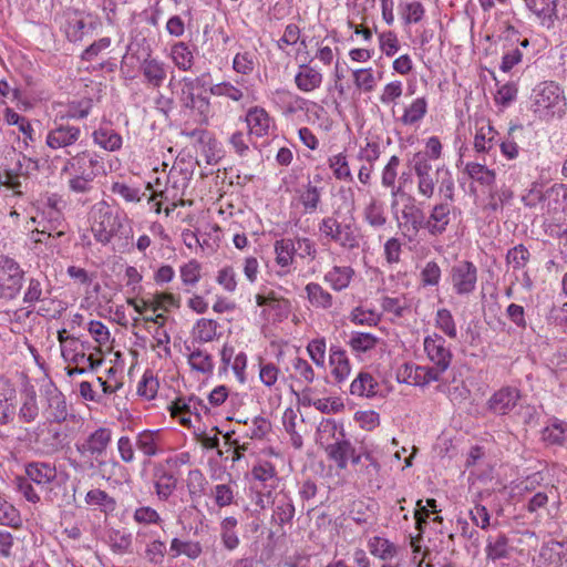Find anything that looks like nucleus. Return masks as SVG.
Here are the masks:
<instances>
[{
  "label": "nucleus",
  "instance_id": "7ed1b4c3",
  "mask_svg": "<svg viewBox=\"0 0 567 567\" xmlns=\"http://www.w3.org/2000/svg\"><path fill=\"white\" fill-rule=\"evenodd\" d=\"M565 106L563 91L555 82H543L534 90L532 109L539 118L560 117Z\"/></svg>",
  "mask_w": 567,
  "mask_h": 567
},
{
  "label": "nucleus",
  "instance_id": "3c124183",
  "mask_svg": "<svg viewBox=\"0 0 567 567\" xmlns=\"http://www.w3.org/2000/svg\"><path fill=\"white\" fill-rule=\"evenodd\" d=\"M85 503L87 505L99 506L104 512H113L116 507L115 499L100 488L90 489L85 495Z\"/></svg>",
  "mask_w": 567,
  "mask_h": 567
},
{
  "label": "nucleus",
  "instance_id": "49530a36",
  "mask_svg": "<svg viewBox=\"0 0 567 567\" xmlns=\"http://www.w3.org/2000/svg\"><path fill=\"white\" fill-rule=\"evenodd\" d=\"M175 65L182 71H189L194 64V55L185 42L175 43L171 51Z\"/></svg>",
  "mask_w": 567,
  "mask_h": 567
},
{
  "label": "nucleus",
  "instance_id": "0e129e2a",
  "mask_svg": "<svg viewBox=\"0 0 567 567\" xmlns=\"http://www.w3.org/2000/svg\"><path fill=\"white\" fill-rule=\"evenodd\" d=\"M207 481L199 470H192L187 475V489L190 498L200 497L205 494Z\"/></svg>",
  "mask_w": 567,
  "mask_h": 567
},
{
  "label": "nucleus",
  "instance_id": "f03ea898",
  "mask_svg": "<svg viewBox=\"0 0 567 567\" xmlns=\"http://www.w3.org/2000/svg\"><path fill=\"white\" fill-rule=\"evenodd\" d=\"M112 441V431L107 427H99L82 442L75 443V450L81 461H70V465L78 472H99L104 477L106 462L100 457L106 453Z\"/></svg>",
  "mask_w": 567,
  "mask_h": 567
},
{
  "label": "nucleus",
  "instance_id": "79ce46f5",
  "mask_svg": "<svg viewBox=\"0 0 567 567\" xmlns=\"http://www.w3.org/2000/svg\"><path fill=\"white\" fill-rule=\"evenodd\" d=\"M326 451L329 458L334 461L340 470H344L347 468L349 456L353 452V446L349 441L342 440L329 444Z\"/></svg>",
  "mask_w": 567,
  "mask_h": 567
},
{
  "label": "nucleus",
  "instance_id": "a211bd4d",
  "mask_svg": "<svg viewBox=\"0 0 567 567\" xmlns=\"http://www.w3.org/2000/svg\"><path fill=\"white\" fill-rule=\"evenodd\" d=\"M43 395L48 403L50 422L62 423L66 421L69 415L68 405L62 392L53 383H48L43 386Z\"/></svg>",
  "mask_w": 567,
  "mask_h": 567
},
{
  "label": "nucleus",
  "instance_id": "cd10ccee",
  "mask_svg": "<svg viewBox=\"0 0 567 567\" xmlns=\"http://www.w3.org/2000/svg\"><path fill=\"white\" fill-rule=\"evenodd\" d=\"M177 487V478L164 467L156 468L154 472V488L159 501H167Z\"/></svg>",
  "mask_w": 567,
  "mask_h": 567
},
{
  "label": "nucleus",
  "instance_id": "6e6552de",
  "mask_svg": "<svg viewBox=\"0 0 567 567\" xmlns=\"http://www.w3.org/2000/svg\"><path fill=\"white\" fill-rule=\"evenodd\" d=\"M423 347L427 359L433 363V367H430V369L437 374L440 380L441 375L451 365L453 359L452 351L446 346V340L437 333L426 336Z\"/></svg>",
  "mask_w": 567,
  "mask_h": 567
},
{
  "label": "nucleus",
  "instance_id": "338daca9",
  "mask_svg": "<svg viewBox=\"0 0 567 567\" xmlns=\"http://www.w3.org/2000/svg\"><path fill=\"white\" fill-rule=\"evenodd\" d=\"M202 266L196 259L181 267V279L185 286H195L200 279Z\"/></svg>",
  "mask_w": 567,
  "mask_h": 567
},
{
  "label": "nucleus",
  "instance_id": "c9c22d12",
  "mask_svg": "<svg viewBox=\"0 0 567 567\" xmlns=\"http://www.w3.org/2000/svg\"><path fill=\"white\" fill-rule=\"evenodd\" d=\"M321 195L322 187H318L309 182L305 185L303 189L300 192L299 202L303 207L305 213L313 214L321 206Z\"/></svg>",
  "mask_w": 567,
  "mask_h": 567
},
{
  "label": "nucleus",
  "instance_id": "052dcab7",
  "mask_svg": "<svg viewBox=\"0 0 567 567\" xmlns=\"http://www.w3.org/2000/svg\"><path fill=\"white\" fill-rule=\"evenodd\" d=\"M133 520L138 525H161L163 523L158 512L151 506L137 507L133 513Z\"/></svg>",
  "mask_w": 567,
  "mask_h": 567
},
{
  "label": "nucleus",
  "instance_id": "f704fd0d",
  "mask_svg": "<svg viewBox=\"0 0 567 567\" xmlns=\"http://www.w3.org/2000/svg\"><path fill=\"white\" fill-rule=\"evenodd\" d=\"M363 219L372 228H382L388 223V217L382 203L377 198H371L363 208Z\"/></svg>",
  "mask_w": 567,
  "mask_h": 567
},
{
  "label": "nucleus",
  "instance_id": "b1692460",
  "mask_svg": "<svg viewBox=\"0 0 567 567\" xmlns=\"http://www.w3.org/2000/svg\"><path fill=\"white\" fill-rule=\"evenodd\" d=\"M329 363L331 375L337 383H342L348 379L351 372V365L346 350L339 346H331L329 349Z\"/></svg>",
  "mask_w": 567,
  "mask_h": 567
},
{
  "label": "nucleus",
  "instance_id": "9b49d317",
  "mask_svg": "<svg viewBox=\"0 0 567 567\" xmlns=\"http://www.w3.org/2000/svg\"><path fill=\"white\" fill-rule=\"evenodd\" d=\"M178 100L182 107L192 112L195 120L199 124H207L210 116V102L202 92L190 90V87L181 85Z\"/></svg>",
  "mask_w": 567,
  "mask_h": 567
},
{
  "label": "nucleus",
  "instance_id": "6ab92c4d",
  "mask_svg": "<svg viewBox=\"0 0 567 567\" xmlns=\"http://www.w3.org/2000/svg\"><path fill=\"white\" fill-rule=\"evenodd\" d=\"M527 8L543 20V24L550 25L554 19L567 17V9L560 6L559 0H524Z\"/></svg>",
  "mask_w": 567,
  "mask_h": 567
},
{
  "label": "nucleus",
  "instance_id": "f3484780",
  "mask_svg": "<svg viewBox=\"0 0 567 567\" xmlns=\"http://www.w3.org/2000/svg\"><path fill=\"white\" fill-rule=\"evenodd\" d=\"M451 223V205L449 203L435 204L427 217L424 216V229L437 237L444 234Z\"/></svg>",
  "mask_w": 567,
  "mask_h": 567
},
{
  "label": "nucleus",
  "instance_id": "c85d7f7f",
  "mask_svg": "<svg viewBox=\"0 0 567 567\" xmlns=\"http://www.w3.org/2000/svg\"><path fill=\"white\" fill-rule=\"evenodd\" d=\"M322 74L308 64H301L295 75L296 86L302 92H312L322 83Z\"/></svg>",
  "mask_w": 567,
  "mask_h": 567
},
{
  "label": "nucleus",
  "instance_id": "680f3d73",
  "mask_svg": "<svg viewBox=\"0 0 567 567\" xmlns=\"http://www.w3.org/2000/svg\"><path fill=\"white\" fill-rule=\"evenodd\" d=\"M436 327L442 330L449 338L457 337L456 324L450 310L439 309L435 317Z\"/></svg>",
  "mask_w": 567,
  "mask_h": 567
},
{
  "label": "nucleus",
  "instance_id": "5fc2aeb1",
  "mask_svg": "<svg viewBox=\"0 0 567 567\" xmlns=\"http://www.w3.org/2000/svg\"><path fill=\"white\" fill-rule=\"evenodd\" d=\"M524 130L523 125L514 124L511 125L507 132V136L501 143V152L508 159H514L518 156V145L516 143L517 133H522Z\"/></svg>",
  "mask_w": 567,
  "mask_h": 567
},
{
  "label": "nucleus",
  "instance_id": "4c0bfd02",
  "mask_svg": "<svg viewBox=\"0 0 567 567\" xmlns=\"http://www.w3.org/2000/svg\"><path fill=\"white\" fill-rule=\"evenodd\" d=\"M512 548L505 534H498L496 537H488L486 546L487 559H506L511 556Z\"/></svg>",
  "mask_w": 567,
  "mask_h": 567
},
{
  "label": "nucleus",
  "instance_id": "69168bd1",
  "mask_svg": "<svg viewBox=\"0 0 567 567\" xmlns=\"http://www.w3.org/2000/svg\"><path fill=\"white\" fill-rule=\"evenodd\" d=\"M292 369L299 382H303L309 385L315 381L316 374L313 368L307 360L299 357L295 358L292 360Z\"/></svg>",
  "mask_w": 567,
  "mask_h": 567
},
{
  "label": "nucleus",
  "instance_id": "0eeeda50",
  "mask_svg": "<svg viewBox=\"0 0 567 567\" xmlns=\"http://www.w3.org/2000/svg\"><path fill=\"white\" fill-rule=\"evenodd\" d=\"M405 202L400 212L393 209L399 229L410 239L415 237L421 229H424V212L416 204V199L411 195H404Z\"/></svg>",
  "mask_w": 567,
  "mask_h": 567
},
{
  "label": "nucleus",
  "instance_id": "37998d69",
  "mask_svg": "<svg viewBox=\"0 0 567 567\" xmlns=\"http://www.w3.org/2000/svg\"><path fill=\"white\" fill-rule=\"evenodd\" d=\"M370 553L382 560H390L398 554V547L386 538L374 536L369 539Z\"/></svg>",
  "mask_w": 567,
  "mask_h": 567
},
{
  "label": "nucleus",
  "instance_id": "8fccbe9b",
  "mask_svg": "<svg viewBox=\"0 0 567 567\" xmlns=\"http://www.w3.org/2000/svg\"><path fill=\"white\" fill-rule=\"evenodd\" d=\"M329 167L331 168L333 176L339 181H349L353 179L347 155L344 153H339L332 155L328 159Z\"/></svg>",
  "mask_w": 567,
  "mask_h": 567
},
{
  "label": "nucleus",
  "instance_id": "864d4df0",
  "mask_svg": "<svg viewBox=\"0 0 567 567\" xmlns=\"http://www.w3.org/2000/svg\"><path fill=\"white\" fill-rule=\"evenodd\" d=\"M218 323L213 319H199L194 328V338L200 342H210L217 336Z\"/></svg>",
  "mask_w": 567,
  "mask_h": 567
},
{
  "label": "nucleus",
  "instance_id": "423d86ee",
  "mask_svg": "<svg viewBox=\"0 0 567 567\" xmlns=\"http://www.w3.org/2000/svg\"><path fill=\"white\" fill-rule=\"evenodd\" d=\"M82 135L80 126L55 118L53 126L47 133L45 145L52 151H63L65 155H72Z\"/></svg>",
  "mask_w": 567,
  "mask_h": 567
},
{
  "label": "nucleus",
  "instance_id": "393cba45",
  "mask_svg": "<svg viewBox=\"0 0 567 567\" xmlns=\"http://www.w3.org/2000/svg\"><path fill=\"white\" fill-rule=\"evenodd\" d=\"M163 434L161 430H144L136 435L135 446L145 456L152 457L163 451Z\"/></svg>",
  "mask_w": 567,
  "mask_h": 567
},
{
  "label": "nucleus",
  "instance_id": "5701e85b",
  "mask_svg": "<svg viewBox=\"0 0 567 567\" xmlns=\"http://www.w3.org/2000/svg\"><path fill=\"white\" fill-rule=\"evenodd\" d=\"M400 158L396 155H393L390 157L389 162L384 166L382 171L381 176V184L385 188H390L391 190V209H395L398 207V196H404L405 193L403 192L401 186H396V178H398V168L400 166Z\"/></svg>",
  "mask_w": 567,
  "mask_h": 567
},
{
  "label": "nucleus",
  "instance_id": "4d7b16f0",
  "mask_svg": "<svg viewBox=\"0 0 567 567\" xmlns=\"http://www.w3.org/2000/svg\"><path fill=\"white\" fill-rule=\"evenodd\" d=\"M39 416V406L37 403V396L35 393H29L25 398L23 403L21 404L18 417L22 423H32L34 422Z\"/></svg>",
  "mask_w": 567,
  "mask_h": 567
},
{
  "label": "nucleus",
  "instance_id": "f257e3e1",
  "mask_svg": "<svg viewBox=\"0 0 567 567\" xmlns=\"http://www.w3.org/2000/svg\"><path fill=\"white\" fill-rule=\"evenodd\" d=\"M410 163L416 177L417 194L421 197L432 198L439 184L440 193L443 194L444 198L451 202L454 199V179L447 168L442 166L433 171L431 163L427 161V155L423 152L415 153Z\"/></svg>",
  "mask_w": 567,
  "mask_h": 567
},
{
  "label": "nucleus",
  "instance_id": "20e7f679",
  "mask_svg": "<svg viewBox=\"0 0 567 567\" xmlns=\"http://www.w3.org/2000/svg\"><path fill=\"white\" fill-rule=\"evenodd\" d=\"M318 230L326 239L343 249L353 250L360 246L358 229L353 221L341 223L334 216H327L320 220Z\"/></svg>",
  "mask_w": 567,
  "mask_h": 567
},
{
  "label": "nucleus",
  "instance_id": "09e8293b",
  "mask_svg": "<svg viewBox=\"0 0 567 567\" xmlns=\"http://www.w3.org/2000/svg\"><path fill=\"white\" fill-rule=\"evenodd\" d=\"M305 289L312 306L323 309L330 308L332 306V296L319 284L310 282L306 286Z\"/></svg>",
  "mask_w": 567,
  "mask_h": 567
},
{
  "label": "nucleus",
  "instance_id": "6e6d98bb",
  "mask_svg": "<svg viewBox=\"0 0 567 567\" xmlns=\"http://www.w3.org/2000/svg\"><path fill=\"white\" fill-rule=\"evenodd\" d=\"M49 295L50 290L44 289L43 282L41 280L31 278L29 279L28 287L23 296V302L32 306L35 302H39L42 299L49 297Z\"/></svg>",
  "mask_w": 567,
  "mask_h": 567
},
{
  "label": "nucleus",
  "instance_id": "a19ab883",
  "mask_svg": "<svg viewBox=\"0 0 567 567\" xmlns=\"http://www.w3.org/2000/svg\"><path fill=\"white\" fill-rule=\"evenodd\" d=\"M93 103L91 99H82L68 103L64 113L60 114L56 118L63 122L69 120H83L92 110Z\"/></svg>",
  "mask_w": 567,
  "mask_h": 567
},
{
  "label": "nucleus",
  "instance_id": "412c9836",
  "mask_svg": "<svg viewBox=\"0 0 567 567\" xmlns=\"http://www.w3.org/2000/svg\"><path fill=\"white\" fill-rule=\"evenodd\" d=\"M99 165V161L87 151L80 152L72 156L65 162L62 172H71L72 175L84 176V174H91L92 178L97 176L95 167Z\"/></svg>",
  "mask_w": 567,
  "mask_h": 567
},
{
  "label": "nucleus",
  "instance_id": "c03bdc74",
  "mask_svg": "<svg viewBox=\"0 0 567 567\" xmlns=\"http://www.w3.org/2000/svg\"><path fill=\"white\" fill-rule=\"evenodd\" d=\"M380 339L372 333L368 332H352L348 341L349 347L355 353H367L373 350Z\"/></svg>",
  "mask_w": 567,
  "mask_h": 567
},
{
  "label": "nucleus",
  "instance_id": "de8ad7c7",
  "mask_svg": "<svg viewBox=\"0 0 567 567\" xmlns=\"http://www.w3.org/2000/svg\"><path fill=\"white\" fill-rule=\"evenodd\" d=\"M190 368L203 374H212L214 371L213 357L202 349H195L188 355Z\"/></svg>",
  "mask_w": 567,
  "mask_h": 567
},
{
  "label": "nucleus",
  "instance_id": "2eb2a0df",
  "mask_svg": "<svg viewBox=\"0 0 567 567\" xmlns=\"http://www.w3.org/2000/svg\"><path fill=\"white\" fill-rule=\"evenodd\" d=\"M396 380L400 383L425 386L431 382L439 381V377L427 365L406 362L398 368Z\"/></svg>",
  "mask_w": 567,
  "mask_h": 567
},
{
  "label": "nucleus",
  "instance_id": "dca6fc26",
  "mask_svg": "<svg viewBox=\"0 0 567 567\" xmlns=\"http://www.w3.org/2000/svg\"><path fill=\"white\" fill-rule=\"evenodd\" d=\"M18 393L14 384L0 377V426L11 423L17 412Z\"/></svg>",
  "mask_w": 567,
  "mask_h": 567
},
{
  "label": "nucleus",
  "instance_id": "c756f323",
  "mask_svg": "<svg viewBox=\"0 0 567 567\" xmlns=\"http://www.w3.org/2000/svg\"><path fill=\"white\" fill-rule=\"evenodd\" d=\"M141 71L146 82L154 87L162 86L167 75L165 63L154 58L145 59L141 64Z\"/></svg>",
  "mask_w": 567,
  "mask_h": 567
},
{
  "label": "nucleus",
  "instance_id": "1a4fd4ad",
  "mask_svg": "<svg viewBox=\"0 0 567 567\" xmlns=\"http://www.w3.org/2000/svg\"><path fill=\"white\" fill-rule=\"evenodd\" d=\"M33 441L41 453L53 455L68 444V434L53 422H48L35 429Z\"/></svg>",
  "mask_w": 567,
  "mask_h": 567
},
{
  "label": "nucleus",
  "instance_id": "4468645a",
  "mask_svg": "<svg viewBox=\"0 0 567 567\" xmlns=\"http://www.w3.org/2000/svg\"><path fill=\"white\" fill-rule=\"evenodd\" d=\"M520 391L516 386H502L486 402V409L495 415H507L520 400Z\"/></svg>",
  "mask_w": 567,
  "mask_h": 567
},
{
  "label": "nucleus",
  "instance_id": "f8f14e48",
  "mask_svg": "<svg viewBox=\"0 0 567 567\" xmlns=\"http://www.w3.org/2000/svg\"><path fill=\"white\" fill-rule=\"evenodd\" d=\"M450 279L457 295H470L476 288L477 268L471 261H458L451 268Z\"/></svg>",
  "mask_w": 567,
  "mask_h": 567
},
{
  "label": "nucleus",
  "instance_id": "72a5a7b5",
  "mask_svg": "<svg viewBox=\"0 0 567 567\" xmlns=\"http://www.w3.org/2000/svg\"><path fill=\"white\" fill-rule=\"evenodd\" d=\"M353 275L354 270L349 266H334L324 275V281L333 290L341 291L349 286Z\"/></svg>",
  "mask_w": 567,
  "mask_h": 567
},
{
  "label": "nucleus",
  "instance_id": "a18cd8bd",
  "mask_svg": "<svg viewBox=\"0 0 567 567\" xmlns=\"http://www.w3.org/2000/svg\"><path fill=\"white\" fill-rule=\"evenodd\" d=\"M566 199L567 189L563 185H553L545 193V209L547 213L563 210Z\"/></svg>",
  "mask_w": 567,
  "mask_h": 567
},
{
  "label": "nucleus",
  "instance_id": "bb28decb",
  "mask_svg": "<svg viewBox=\"0 0 567 567\" xmlns=\"http://www.w3.org/2000/svg\"><path fill=\"white\" fill-rule=\"evenodd\" d=\"M564 559L563 543L550 540L542 546L536 561L538 567H558L563 564Z\"/></svg>",
  "mask_w": 567,
  "mask_h": 567
},
{
  "label": "nucleus",
  "instance_id": "e2e57ef3",
  "mask_svg": "<svg viewBox=\"0 0 567 567\" xmlns=\"http://www.w3.org/2000/svg\"><path fill=\"white\" fill-rule=\"evenodd\" d=\"M567 423L555 422L543 431V439L549 444L563 445L566 442Z\"/></svg>",
  "mask_w": 567,
  "mask_h": 567
},
{
  "label": "nucleus",
  "instance_id": "4be33fe9",
  "mask_svg": "<svg viewBox=\"0 0 567 567\" xmlns=\"http://www.w3.org/2000/svg\"><path fill=\"white\" fill-rule=\"evenodd\" d=\"M295 505L286 493H277L272 498L271 522L280 527L291 524L295 517Z\"/></svg>",
  "mask_w": 567,
  "mask_h": 567
},
{
  "label": "nucleus",
  "instance_id": "774afa93",
  "mask_svg": "<svg viewBox=\"0 0 567 567\" xmlns=\"http://www.w3.org/2000/svg\"><path fill=\"white\" fill-rule=\"evenodd\" d=\"M215 504L219 507H227L235 502V491L230 484H217L213 489Z\"/></svg>",
  "mask_w": 567,
  "mask_h": 567
},
{
  "label": "nucleus",
  "instance_id": "39448f33",
  "mask_svg": "<svg viewBox=\"0 0 567 567\" xmlns=\"http://www.w3.org/2000/svg\"><path fill=\"white\" fill-rule=\"evenodd\" d=\"M92 216L91 231L95 240L102 245H107L123 227L122 217L114 214L105 202H100L93 206Z\"/></svg>",
  "mask_w": 567,
  "mask_h": 567
},
{
  "label": "nucleus",
  "instance_id": "bf43d9fd",
  "mask_svg": "<svg viewBox=\"0 0 567 567\" xmlns=\"http://www.w3.org/2000/svg\"><path fill=\"white\" fill-rule=\"evenodd\" d=\"M166 554V544L161 539H153L146 544L144 558L152 565H162Z\"/></svg>",
  "mask_w": 567,
  "mask_h": 567
},
{
  "label": "nucleus",
  "instance_id": "603ef678",
  "mask_svg": "<svg viewBox=\"0 0 567 567\" xmlns=\"http://www.w3.org/2000/svg\"><path fill=\"white\" fill-rule=\"evenodd\" d=\"M465 172L472 179L478 182L481 185L489 186L494 184L496 178L494 171L488 169L485 165L480 163H467Z\"/></svg>",
  "mask_w": 567,
  "mask_h": 567
},
{
  "label": "nucleus",
  "instance_id": "ddd939ff",
  "mask_svg": "<svg viewBox=\"0 0 567 567\" xmlns=\"http://www.w3.org/2000/svg\"><path fill=\"white\" fill-rule=\"evenodd\" d=\"M83 12L68 10L62 16L60 29L70 42L76 43L94 30L92 22H87Z\"/></svg>",
  "mask_w": 567,
  "mask_h": 567
},
{
  "label": "nucleus",
  "instance_id": "13d9d810",
  "mask_svg": "<svg viewBox=\"0 0 567 567\" xmlns=\"http://www.w3.org/2000/svg\"><path fill=\"white\" fill-rule=\"evenodd\" d=\"M529 258L530 254L523 244L511 248L506 254V262L511 265L514 270L523 269L529 261Z\"/></svg>",
  "mask_w": 567,
  "mask_h": 567
},
{
  "label": "nucleus",
  "instance_id": "ea45409f",
  "mask_svg": "<svg viewBox=\"0 0 567 567\" xmlns=\"http://www.w3.org/2000/svg\"><path fill=\"white\" fill-rule=\"evenodd\" d=\"M238 520L234 516H227L220 522V539L223 546L228 550H234L239 546V537L236 533Z\"/></svg>",
  "mask_w": 567,
  "mask_h": 567
},
{
  "label": "nucleus",
  "instance_id": "aec40b11",
  "mask_svg": "<svg viewBox=\"0 0 567 567\" xmlns=\"http://www.w3.org/2000/svg\"><path fill=\"white\" fill-rule=\"evenodd\" d=\"M25 475L37 484L41 491H49L50 485L56 480L54 465L44 462H32L25 466Z\"/></svg>",
  "mask_w": 567,
  "mask_h": 567
},
{
  "label": "nucleus",
  "instance_id": "e433bc0d",
  "mask_svg": "<svg viewBox=\"0 0 567 567\" xmlns=\"http://www.w3.org/2000/svg\"><path fill=\"white\" fill-rule=\"evenodd\" d=\"M276 262L281 268H289L295 259L297 247L291 238H282L275 241Z\"/></svg>",
  "mask_w": 567,
  "mask_h": 567
},
{
  "label": "nucleus",
  "instance_id": "9d476101",
  "mask_svg": "<svg viewBox=\"0 0 567 567\" xmlns=\"http://www.w3.org/2000/svg\"><path fill=\"white\" fill-rule=\"evenodd\" d=\"M24 271L12 258L0 257V296L13 299L22 288Z\"/></svg>",
  "mask_w": 567,
  "mask_h": 567
},
{
  "label": "nucleus",
  "instance_id": "473e14b6",
  "mask_svg": "<svg viewBox=\"0 0 567 567\" xmlns=\"http://www.w3.org/2000/svg\"><path fill=\"white\" fill-rule=\"evenodd\" d=\"M169 553L173 558L181 555L195 560L203 554V546L199 542L195 540H182L181 538H173L169 545Z\"/></svg>",
  "mask_w": 567,
  "mask_h": 567
},
{
  "label": "nucleus",
  "instance_id": "2f4dec72",
  "mask_svg": "<svg viewBox=\"0 0 567 567\" xmlns=\"http://www.w3.org/2000/svg\"><path fill=\"white\" fill-rule=\"evenodd\" d=\"M92 137L96 145L109 152H115L122 146V136L107 126L95 130Z\"/></svg>",
  "mask_w": 567,
  "mask_h": 567
},
{
  "label": "nucleus",
  "instance_id": "58836bf2",
  "mask_svg": "<svg viewBox=\"0 0 567 567\" xmlns=\"http://www.w3.org/2000/svg\"><path fill=\"white\" fill-rule=\"evenodd\" d=\"M378 382L368 372H360L350 384L353 395L371 398L377 394Z\"/></svg>",
  "mask_w": 567,
  "mask_h": 567
},
{
  "label": "nucleus",
  "instance_id": "7c9ffc66",
  "mask_svg": "<svg viewBox=\"0 0 567 567\" xmlns=\"http://www.w3.org/2000/svg\"><path fill=\"white\" fill-rule=\"evenodd\" d=\"M427 113V101L424 96L417 97L404 107L399 122L405 126L415 125L421 122Z\"/></svg>",
  "mask_w": 567,
  "mask_h": 567
},
{
  "label": "nucleus",
  "instance_id": "a878e982",
  "mask_svg": "<svg viewBox=\"0 0 567 567\" xmlns=\"http://www.w3.org/2000/svg\"><path fill=\"white\" fill-rule=\"evenodd\" d=\"M245 121L249 130V135L262 137L268 134L271 124V117L265 109L258 106L249 109Z\"/></svg>",
  "mask_w": 567,
  "mask_h": 567
}]
</instances>
